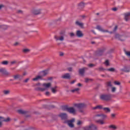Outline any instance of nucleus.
<instances>
[{"label":"nucleus","instance_id":"nucleus-55","mask_svg":"<svg viewBox=\"0 0 130 130\" xmlns=\"http://www.w3.org/2000/svg\"><path fill=\"white\" fill-rule=\"evenodd\" d=\"M111 117H112L113 118H114V117H115L116 114H111Z\"/></svg>","mask_w":130,"mask_h":130},{"label":"nucleus","instance_id":"nucleus-15","mask_svg":"<svg viewBox=\"0 0 130 130\" xmlns=\"http://www.w3.org/2000/svg\"><path fill=\"white\" fill-rule=\"evenodd\" d=\"M124 19L126 21H129V20H130L129 12L124 14Z\"/></svg>","mask_w":130,"mask_h":130},{"label":"nucleus","instance_id":"nucleus-60","mask_svg":"<svg viewBox=\"0 0 130 130\" xmlns=\"http://www.w3.org/2000/svg\"><path fill=\"white\" fill-rule=\"evenodd\" d=\"M112 11H114V12H116V11H117V9L116 8H112Z\"/></svg>","mask_w":130,"mask_h":130},{"label":"nucleus","instance_id":"nucleus-7","mask_svg":"<svg viewBox=\"0 0 130 130\" xmlns=\"http://www.w3.org/2000/svg\"><path fill=\"white\" fill-rule=\"evenodd\" d=\"M31 13L34 15H40V14H41V9L38 8H33L31 10Z\"/></svg>","mask_w":130,"mask_h":130},{"label":"nucleus","instance_id":"nucleus-47","mask_svg":"<svg viewBox=\"0 0 130 130\" xmlns=\"http://www.w3.org/2000/svg\"><path fill=\"white\" fill-rule=\"evenodd\" d=\"M114 83L115 84V85H120V82L118 81H114Z\"/></svg>","mask_w":130,"mask_h":130},{"label":"nucleus","instance_id":"nucleus-43","mask_svg":"<svg viewBox=\"0 0 130 130\" xmlns=\"http://www.w3.org/2000/svg\"><path fill=\"white\" fill-rule=\"evenodd\" d=\"M87 66L89 68H94L95 67V64L92 63L88 64Z\"/></svg>","mask_w":130,"mask_h":130},{"label":"nucleus","instance_id":"nucleus-20","mask_svg":"<svg viewBox=\"0 0 130 130\" xmlns=\"http://www.w3.org/2000/svg\"><path fill=\"white\" fill-rule=\"evenodd\" d=\"M42 76L39 75L36 76L35 78H33L32 81H38L39 80H42Z\"/></svg>","mask_w":130,"mask_h":130},{"label":"nucleus","instance_id":"nucleus-19","mask_svg":"<svg viewBox=\"0 0 130 130\" xmlns=\"http://www.w3.org/2000/svg\"><path fill=\"white\" fill-rule=\"evenodd\" d=\"M96 117H102V118L104 119V118H106L107 117V116L104 114H97L95 115Z\"/></svg>","mask_w":130,"mask_h":130},{"label":"nucleus","instance_id":"nucleus-11","mask_svg":"<svg viewBox=\"0 0 130 130\" xmlns=\"http://www.w3.org/2000/svg\"><path fill=\"white\" fill-rule=\"evenodd\" d=\"M115 38L116 39H118V40H120V41H124V40H125L124 37L120 36L119 34L115 35Z\"/></svg>","mask_w":130,"mask_h":130},{"label":"nucleus","instance_id":"nucleus-46","mask_svg":"<svg viewBox=\"0 0 130 130\" xmlns=\"http://www.w3.org/2000/svg\"><path fill=\"white\" fill-rule=\"evenodd\" d=\"M105 63H106V66L107 67H108V66H109V61L108 60H106Z\"/></svg>","mask_w":130,"mask_h":130},{"label":"nucleus","instance_id":"nucleus-63","mask_svg":"<svg viewBox=\"0 0 130 130\" xmlns=\"http://www.w3.org/2000/svg\"><path fill=\"white\" fill-rule=\"evenodd\" d=\"M76 82V80H73L71 82H70V84H74Z\"/></svg>","mask_w":130,"mask_h":130},{"label":"nucleus","instance_id":"nucleus-28","mask_svg":"<svg viewBox=\"0 0 130 130\" xmlns=\"http://www.w3.org/2000/svg\"><path fill=\"white\" fill-rule=\"evenodd\" d=\"M124 52L125 54L126 55V56L130 58V51H126L125 49H124Z\"/></svg>","mask_w":130,"mask_h":130},{"label":"nucleus","instance_id":"nucleus-59","mask_svg":"<svg viewBox=\"0 0 130 130\" xmlns=\"http://www.w3.org/2000/svg\"><path fill=\"white\" fill-rule=\"evenodd\" d=\"M29 81V78H27V79H26L24 81V83H28V81Z\"/></svg>","mask_w":130,"mask_h":130},{"label":"nucleus","instance_id":"nucleus-26","mask_svg":"<svg viewBox=\"0 0 130 130\" xmlns=\"http://www.w3.org/2000/svg\"><path fill=\"white\" fill-rule=\"evenodd\" d=\"M90 126H91L90 128V130H97L98 129L97 126L93 124H91Z\"/></svg>","mask_w":130,"mask_h":130},{"label":"nucleus","instance_id":"nucleus-12","mask_svg":"<svg viewBox=\"0 0 130 130\" xmlns=\"http://www.w3.org/2000/svg\"><path fill=\"white\" fill-rule=\"evenodd\" d=\"M62 79H66L67 80H71V75L70 73H66L61 76Z\"/></svg>","mask_w":130,"mask_h":130},{"label":"nucleus","instance_id":"nucleus-10","mask_svg":"<svg viewBox=\"0 0 130 130\" xmlns=\"http://www.w3.org/2000/svg\"><path fill=\"white\" fill-rule=\"evenodd\" d=\"M76 110L74 107H69L68 108V112L71 113V114H76Z\"/></svg>","mask_w":130,"mask_h":130},{"label":"nucleus","instance_id":"nucleus-9","mask_svg":"<svg viewBox=\"0 0 130 130\" xmlns=\"http://www.w3.org/2000/svg\"><path fill=\"white\" fill-rule=\"evenodd\" d=\"M0 73H1V74L3 75H5V76H10V75H11V73L7 71L5 68L0 69Z\"/></svg>","mask_w":130,"mask_h":130},{"label":"nucleus","instance_id":"nucleus-64","mask_svg":"<svg viewBox=\"0 0 130 130\" xmlns=\"http://www.w3.org/2000/svg\"><path fill=\"white\" fill-rule=\"evenodd\" d=\"M24 130H35L34 128L25 129Z\"/></svg>","mask_w":130,"mask_h":130},{"label":"nucleus","instance_id":"nucleus-4","mask_svg":"<svg viewBox=\"0 0 130 130\" xmlns=\"http://www.w3.org/2000/svg\"><path fill=\"white\" fill-rule=\"evenodd\" d=\"M75 106L78 108L80 112H84L83 109H84V108H86L87 105L85 104H77L75 105Z\"/></svg>","mask_w":130,"mask_h":130},{"label":"nucleus","instance_id":"nucleus-51","mask_svg":"<svg viewBox=\"0 0 130 130\" xmlns=\"http://www.w3.org/2000/svg\"><path fill=\"white\" fill-rule=\"evenodd\" d=\"M15 63H17V61L14 60L11 62V64H15Z\"/></svg>","mask_w":130,"mask_h":130},{"label":"nucleus","instance_id":"nucleus-2","mask_svg":"<svg viewBox=\"0 0 130 130\" xmlns=\"http://www.w3.org/2000/svg\"><path fill=\"white\" fill-rule=\"evenodd\" d=\"M43 87H45V88L41 87H37L36 88V91H41V92H44V91H46L48 90L50 87H51V83H44L42 84Z\"/></svg>","mask_w":130,"mask_h":130},{"label":"nucleus","instance_id":"nucleus-27","mask_svg":"<svg viewBox=\"0 0 130 130\" xmlns=\"http://www.w3.org/2000/svg\"><path fill=\"white\" fill-rule=\"evenodd\" d=\"M103 110H104V111H105L106 113H108L111 111L110 108L107 107L103 108Z\"/></svg>","mask_w":130,"mask_h":130},{"label":"nucleus","instance_id":"nucleus-35","mask_svg":"<svg viewBox=\"0 0 130 130\" xmlns=\"http://www.w3.org/2000/svg\"><path fill=\"white\" fill-rule=\"evenodd\" d=\"M106 71H108V72H115V69H114L113 68H111L110 69H106Z\"/></svg>","mask_w":130,"mask_h":130},{"label":"nucleus","instance_id":"nucleus-14","mask_svg":"<svg viewBox=\"0 0 130 130\" xmlns=\"http://www.w3.org/2000/svg\"><path fill=\"white\" fill-rule=\"evenodd\" d=\"M86 70H87V69L86 68H83L82 69H80L79 70V73L80 75H81V76H84V74H85V71H86Z\"/></svg>","mask_w":130,"mask_h":130},{"label":"nucleus","instance_id":"nucleus-44","mask_svg":"<svg viewBox=\"0 0 130 130\" xmlns=\"http://www.w3.org/2000/svg\"><path fill=\"white\" fill-rule=\"evenodd\" d=\"M82 123H83V122H82V121L78 120L77 121V125H81V124H82Z\"/></svg>","mask_w":130,"mask_h":130},{"label":"nucleus","instance_id":"nucleus-45","mask_svg":"<svg viewBox=\"0 0 130 130\" xmlns=\"http://www.w3.org/2000/svg\"><path fill=\"white\" fill-rule=\"evenodd\" d=\"M89 81H93V79H90L89 78L85 79V83H89Z\"/></svg>","mask_w":130,"mask_h":130},{"label":"nucleus","instance_id":"nucleus-37","mask_svg":"<svg viewBox=\"0 0 130 130\" xmlns=\"http://www.w3.org/2000/svg\"><path fill=\"white\" fill-rule=\"evenodd\" d=\"M96 122H98V123H100V124H104V123H105L102 120H98L96 121Z\"/></svg>","mask_w":130,"mask_h":130},{"label":"nucleus","instance_id":"nucleus-48","mask_svg":"<svg viewBox=\"0 0 130 130\" xmlns=\"http://www.w3.org/2000/svg\"><path fill=\"white\" fill-rule=\"evenodd\" d=\"M17 14H23V11L22 10H18L17 11Z\"/></svg>","mask_w":130,"mask_h":130},{"label":"nucleus","instance_id":"nucleus-42","mask_svg":"<svg viewBox=\"0 0 130 130\" xmlns=\"http://www.w3.org/2000/svg\"><path fill=\"white\" fill-rule=\"evenodd\" d=\"M2 64H4L5 66H7V64H9V61H3L2 62Z\"/></svg>","mask_w":130,"mask_h":130},{"label":"nucleus","instance_id":"nucleus-16","mask_svg":"<svg viewBox=\"0 0 130 130\" xmlns=\"http://www.w3.org/2000/svg\"><path fill=\"white\" fill-rule=\"evenodd\" d=\"M76 35L79 38L83 37V36H84V34L81 30H77L76 32Z\"/></svg>","mask_w":130,"mask_h":130},{"label":"nucleus","instance_id":"nucleus-58","mask_svg":"<svg viewBox=\"0 0 130 130\" xmlns=\"http://www.w3.org/2000/svg\"><path fill=\"white\" fill-rule=\"evenodd\" d=\"M3 8H5V5H0V10H2Z\"/></svg>","mask_w":130,"mask_h":130},{"label":"nucleus","instance_id":"nucleus-1","mask_svg":"<svg viewBox=\"0 0 130 130\" xmlns=\"http://www.w3.org/2000/svg\"><path fill=\"white\" fill-rule=\"evenodd\" d=\"M111 98H112V95L110 93H103L100 96V99L102 100V101H110Z\"/></svg>","mask_w":130,"mask_h":130},{"label":"nucleus","instance_id":"nucleus-57","mask_svg":"<svg viewBox=\"0 0 130 130\" xmlns=\"http://www.w3.org/2000/svg\"><path fill=\"white\" fill-rule=\"evenodd\" d=\"M68 70L69 72H72L73 71V68H68Z\"/></svg>","mask_w":130,"mask_h":130},{"label":"nucleus","instance_id":"nucleus-18","mask_svg":"<svg viewBox=\"0 0 130 130\" xmlns=\"http://www.w3.org/2000/svg\"><path fill=\"white\" fill-rule=\"evenodd\" d=\"M106 86L107 88H112V83L111 81H108L106 83Z\"/></svg>","mask_w":130,"mask_h":130},{"label":"nucleus","instance_id":"nucleus-53","mask_svg":"<svg viewBox=\"0 0 130 130\" xmlns=\"http://www.w3.org/2000/svg\"><path fill=\"white\" fill-rule=\"evenodd\" d=\"M4 119H5L4 117L0 116V121H1V122H2L3 121H3L4 120Z\"/></svg>","mask_w":130,"mask_h":130},{"label":"nucleus","instance_id":"nucleus-30","mask_svg":"<svg viewBox=\"0 0 130 130\" xmlns=\"http://www.w3.org/2000/svg\"><path fill=\"white\" fill-rule=\"evenodd\" d=\"M122 72H124V73H129V69L125 67L124 69H121Z\"/></svg>","mask_w":130,"mask_h":130},{"label":"nucleus","instance_id":"nucleus-49","mask_svg":"<svg viewBox=\"0 0 130 130\" xmlns=\"http://www.w3.org/2000/svg\"><path fill=\"white\" fill-rule=\"evenodd\" d=\"M20 44V43L19 42H16L13 44L14 46H18Z\"/></svg>","mask_w":130,"mask_h":130},{"label":"nucleus","instance_id":"nucleus-50","mask_svg":"<svg viewBox=\"0 0 130 130\" xmlns=\"http://www.w3.org/2000/svg\"><path fill=\"white\" fill-rule=\"evenodd\" d=\"M117 28H118L117 25H116V26H115V27L114 28L113 32H115V31H116V30H117Z\"/></svg>","mask_w":130,"mask_h":130},{"label":"nucleus","instance_id":"nucleus-23","mask_svg":"<svg viewBox=\"0 0 130 130\" xmlns=\"http://www.w3.org/2000/svg\"><path fill=\"white\" fill-rule=\"evenodd\" d=\"M57 89V87L56 86H55L54 87L51 88V90L54 94H55V93H56V92H57V90H56Z\"/></svg>","mask_w":130,"mask_h":130},{"label":"nucleus","instance_id":"nucleus-17","mask_svg":"<svg viewBox=\"0 0 130 130\" xmlns=\"http://www.w3.org/2000/svg\"><path fill=\"white\" fill-rule=\"evenodd\" d=\"M75 25H77V26H79L81 28H83L84 27V23L82 22H80L79 21H76L75 22Z\"/></svg>","mask_w":130,"mask_h":130},{"label":"nucleus","instance_id":"nucleus-56","mask_svg":"<svg viewBox=\"0 0 130 130\" xmlns=\"http://www.w3.org/2000/svg\"><path fill=\"white\" fill-rule=\"evenodd\" d=\"M50 93L49 92V91H47L45 93V95H46V96H49Z\"/></svg>","mask_w":130,"mask_h":130},{"label":"nucleus","instance_id":"nucleus-33","mask_svg":"<svg viewBox=\"0 0 130 130\" xmlns=\"http://www.w3.org/2000/svg\"><path fill=\"white\" fill-rule=\"evenodd\" d=\"M91 125L83 127V130H91Z\"/></svg>","mask_w":130,"mask_h":130},{"label":"nucleus","instance_id":"nucleus-39","mask_svg":"<svg viewBox=\"0 0 130 130\" xmlns=\"http://www.w3.org/2000/svg\"><path fill=\"white\" fill-rule=\"evenodd\" d=\"M23 52L24 53H28V52H30V49H24L23 50Z\"/></svg>","mask_w":130,"mask_h":130},{"label":"nucleus","instance_id":"nucleus-36","mask_svg":"<svg viewBox=\"0 0 130 130\" xmlns=\"http://www.w3.org/2000/svg\"><path fill=\"white\" fill-rule=\"evenodd\" d=\"M79 91H80V88H77L72 90L71 92H72V93H75V92H79Z\"/></svg>","mask_w":130,"mask_h":130},{"label":"nucleus","instance_id":"nucleus-38","mask_svg":"<svg viewBox=\"0 0 130 130\" xmlns=\"http://www.w3.org/2000/svg\"><path fill=\"white\" fill-rule=\"evenodd\" d=\"M96 29L98 30H99V31H101L102 32L103 31V28L100 26V25H98L96 26Z\"/></svg>","mask_w":130,"mask_h":130},{"label":"nucleus","instance_id":"nucleus-5","mask_svg":"<svg viewBox=\"0 0 130 130\" xmlns=\"http://www.w3.org/2000/svg\"><path fill=\"white\" fill-rule=\"evenodd\" d=\"M74 122H75V119L73 118L71 120H65L63 122V123H67L69 127H71V128H73V127H75V125L74 124Z\"/></svg>","mask_w":130,"mask_h":130},{"label":"nucleus","instance_id":"nucleus-40","mask_svg":"<svg viewBox=\"0 0 130 130\" xmlns=\"http://www.w3.org/2000/svg\"><path fill=\"white\" fill-rule=\"evenodd\" d=\"M11 120V118L10 117H8L7 119H4L3 121H4L5 122H9Z\"/></svg>","mask_w":130,"mask_h":130},{"label":"nucleus","instance_id":"nucleus-61","mask_svg":"<svg viewBox=\"0 0 130 130\" xmlns=\"http://www.w3.org/2000/svg\"><path fill=\"white\" fill-rule=\"evenodd\" d=\"M102 32H107V33H109V31H108V30H104V29H103V31Z\"/></svg>","mask_w":130,"mask_h":130},{"label":"nucleus","instance_id":"nucleus-31","mask_svg":"<svg viewBox=\"0 0 130 130\" xmlns=\"http://www.w3.org/2000/svg\"><path fill=\"white\" fill-rule=\"evenodd\" d=\"M13 78L14 80H17V79H20V78H21V75H20V74H16L13 76Z\"/></svg>","mask_w":130,"mask_h":130},{"label":"nucleus","instance_id":"nucleus-52","mask_svg":"<svg viewBox=\"0 0 130 130\" xmlns=\"http://www.w3.org/2000/svg\"><path fill=\"white\" fill-rule=\"evenodd\" d=\"M116 90V88L115 87H112V92H115Z\"/></svg>","mask_w":130,"mask_h":130},{"label":"nucleus","instance_id":"nucleus-41","mask_svg":"<svg viewBox=\"0 0 130 130\" xmlns=\"http://www.w3.org/2000/svg\"><path fill=\"white\" fill-rule=\"evenodd\" d=\"M1 28H2V29H4V30H7V29H8L9 27L7 25H2L1 26Z\"/></svg>","mask_w":130,"mask_h":130},{"label":"nucleus","instance_id":"nucleus-22","mask_svg":"<svg viewBox=\"0 0 130 130\" xmlns=\"http://www.w3.org/2000/svg\"><path fill=\"white\" fill-rule=\"evenodd\" d=\"M17 112L19 113V114H26V113H28L27 111L23 110H18Z\"/></svg>","mask_w":130,"mask_h":130},{"label":"nucleus","instance_id":"nucleus-8","mask_svg":"<svg viewBox=\"0 0 130 130\" xmlns=\"http://www.w3.org/2000/svg\"><path fill=\"white\" fill-rule=\"evenodd\" d=\"M58 117H60L62 120H67L68 119V114L66 113H60L58 115Z\"/></svg>","mask_w":130,"mask_h":130},{"label":"nucleus","instance_id":"nucleus-24","mask_svg":"<svg viewBox=\"0 0 130 130\" xmlns=\"http://www.w3.org/2000/svg\"><path fill=\"white\" fill-rule=\"evenodd\" d=\"M42 78L43 77H45L47 75H48V70H45L42 72Z\"/></svg>","mask_w":130,"mask_h":130},{"label":"nucleus","instance_id":"nucleus-62","mask_svg":"<svg viewBox=\"0 0 130 130\" xmlns=\"http://www.w3.org/2000/svg\"><path fill=\"white\" fill-rule=\"evenodd\" d=\"M63 53H62V52H60V53H59V55H60V56H63Z\"/></svg>","mask_w":130,"mask_h":130},{"label":"nucleus","instance_id":"nucleus-3","mask_svg":"<svg viewBox=\"0 0 130 130\" xmlns=\"http://www.w3.org/2000/svg\"><path fill=\"white\" fill-rule=\"evenodd\" d=\"M105 51H106V47H102L97 50L95 53L98 56H102Z\"/></svg>","mask_w":130,"mask_h":130},{"label":"nucleus","instance_id":"nucleus-32","mask_svg":"<svg viewBox=\"0 0 130 130\" xmlns=\"http://www.w3.org/2000/svg\"><path fill=\"white\" fill-rule=\"evenodd\" d=\"M99 72H104V71H106V69L103 68V67H101L97 69Z\"/></svg>","mask_w":130,"mask_h":130},{"label":"nucleus","instance_id":"nucleus-25","mask_svg":"<svg viewBox=\"0 0 130 130\" xmlns=\"http://www.w3.org/2000/svg\"><path fill=\"white\" fill-rule=\"evenodd\" d=\"M3 93L4 95H9L11 93V90H4L3 91Z\"/></svg>","mask_w":130,"mask_h":130},{"label":"nucleus","instance_id":"nucleus-29","mask_svg":"<svg viewBox=\"0 0 130 130\" xmlns=\"http://www.w3.org/2000/svg\"><path fill=\"white\" fill-rule=\"evenodd\" d=\"M62 110H63V111H68L69 110V107H68V106H63L61 108Z\"/></svg>","mask_w":130,"mask_h":130},{"label":"nucleus","instance_id":"nucleus-21","mask_svg":"<svg viewBox=\"0 0 130 130\" xmlns=\"http://www.w3.org/2000/svg\"><path fill=\"white\" fill-rule=\"evenodd\" d=\"M103 109V106L102 105H98L93 108H92V109L93 110H96V109Z\"/></svg>","mask_w":130,"mask_h":130},{"label":"nucleus","instance_id":"nucleus-6","mask_svg":"<svg viewBox=\"0 0 130 130\" xmlns=\"http://www.w3.org/2000/svg\"><path fill=\"white\" fill-rule=\"evenodd\" d=\"M56 41H63L64 40V33H60L59 35H56L54 37Z\"/></svg>","mask_w":130,"mask_h":130},{"label":"nucleus","instance_id":"nucleus-13","mask_svg":"<svg viewBox=\"0 0 130 130\" xmlns=\"http://www.w3.org/2000/svg\"><path fill=\"white\" fill-rule=\"evenodd\" d=\"M85 8V3L83 2H81L78 5V10H83Z\"/></svg>","mask_w":130,"mask_h":130},{"label":"nucleus","instance_id":"nucleus-54","mask_svg":"<svg viewBox=\"0 0 130 130\" xmlns=\"http://www.w3.org/2000/svg\"><path fill=\"white\" fill-rule=\"evenodd\" d=\"M70 35L71 37H74V36H75V34H74V32H71L70 34Z\"/></svg>","mask_w":130,"mask_h":130},{"label":"nucleus","instance_id":"nucleus-34","mask_svg":"<svg viewBox=\"0 0 130 130\" xmlns=\"http://www.w3.org/2000/svg\"><path fill=\"white\" fill-rule=\"evenodd\" d=\"M109 128H112V129H117V126L115 125H111L109 126Z\"/></svg>","mask_w":130,"mask_h":130}]
</instances>
